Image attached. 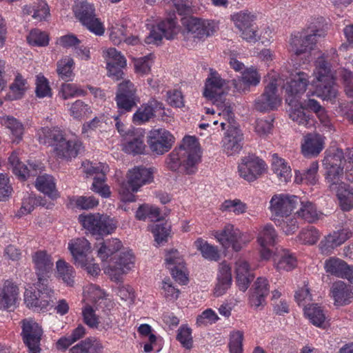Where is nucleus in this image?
Here are the masks:
<instances>
[{"label": "nucleus", "mask_w": 353, "mask_h": 353, "mask_svg": "<svg viewBox=\"0 0 353 353\" xmlns=\"http://www.w3.org/2000/svg\"><path fill=\"white\" fill-rule=\"evenodd\" d=\"M3 119L4 125L10 130L14 137L12 141L19 143L23 139L24 133L23 125L13 117L7 116Z\"/></svg>", "instance_id": "nucleus-46"}, {"label": "nucleus", "mask_w": 353, "mask_h": 353, "mask_svg": "<svg viewBox=\"0 0 353 353\" xmlns=\"http://www.w3.org/2000/svg\"><path fill=\"white\" fill-rule=\"evenodd\" d=\"M164 109L163 104L154 99L143 104L133 115L132 121L136 124H141L155 117V113Z\"/></svg>", "instance_id": "nucleus-22"}, {"label": "nucleus", "mask_w": 353, "mask_h": 353, "mask_svg": "<svg viewBox=\"0 0 353 353\" xmlns=\"http://www.w3.org/2000/svg\"><path fill=\"white\" fill-rule=\"evenodd\" d=\"M232 19L236 27L242 30L254 27L253 22L256 19V15L247 10L241 11L232 15Z\"/></svg>", "instance_id": "nucleus-47"}, {"label": "nucleus", "mask_w": 353, "mask_h": 353, "mask_svg": "<svg viewBox=\"0 0 353 353\" xmlns=\"http://www.w3.org/2000/svg\"><path fill=\"white\" fill-rule=\"evenodd\" d=\"M90 248V243L85 238H79L68 243V249L76 264H85Z\"/></svg>", "instance_id": "nucleus-27"}, {"label": "nucleus", "mask_w": 353, "mask_h": 353, "mask_svg": "<svg viewBox=\"0 0 353 353\" xmlns=\"http://www.w3.org/2000/svg\"><path fill=\"white\" fill-rule=\"evenodd\" d=\"M62 132L58 129L49 128H42L38 132V139L40 143L55 145L59 140L62 139Z\"/></svg>", "instance_id": "nucleus-43"}, {"label": "nucleus", "mask_w": 353, "mask_h": 353, "mask_svg": "<svg viewBox=\"0 0 353 353\" xmlns=\"http://www.w3.org/2000/svg\"><path fill=\"white\" fill-rule=\"evenodd\" d=\"M176 339L185 348L188 350L192 348L193 341L191 329L185 326L181 327L178 330Z\"/></svg>", "instance_id": "nucleus-60"}, {"label": "nucleus", "mask_w": 353, "mask_h": 353, "mask_svg": "<svg viewBox=\"0 0 353 353\" xmlns=\"http://www.w3.org/2000/svg\"><path fill=\"white\" fill-rule=\"evenodd\" d=\"M81 147L80 142L67 140L62 134L61 140L57 141L54 145V151L59 158L71 159L78 155Z\"/></svg>", "instance_id": "nucleus-24"}, {"label": "nucleus", "mask_w": 353, "mask_h": 353, "mask_svg": "<svg viewBox=\"0 0 353 353\" xmlns=\"http://www.w3.org/2000/svg\"><path fill=\"white\" fill-rule=\"evenodd\" d=\"M247 208L246 204L239 199L225 200L221 205L220 210L223 212H232L235 214H243Z\"/></svg>", "instance_id": "nucleus-56"}, {"label": "nucleus", "mask_w": 353, "mask_h": 353, "mask_svg": "<svg viewBox=\"0 0 353 353\" xmlns=\"http://www.w3.org/2000/svg\"><path fill=\"white\" fill-rule=\"evenodd\" d=\"M343 210L349 211L353 208V192L349 187L336 193Z\"/></svg>", "instance_id": "nucleus-57"}, {"label": "nucleus", "mask_w": 353, "mask_h": 353, "mask_svg": "<svg viewBox=\"0 0 353 353\" xmlns=\"http://www.w3.org/2000/svg\"><path fill=\"white\" fill-rule=\"evenodd\" d=\"M200 149L195 137L186 136L181 144L172 150L165 159L168 169L182 174H192L196 170L200 159Z\"/></svg>", "instance_id": "nucleus-1"}, {"label": "nucleus", "mask_w": 353, "mask_h": 353, "mask_svg": "<svg viewBox=\"0 0 353 353\" xmlns=\"http://www.w3.org/2000/svg\"><path fill=\"white\" fill-rule=\"evenodd\" d=\"M109 167L105 164H101L97 168H92V172L99 173V176H95L92 185L91 190L104 198L110 196L111 192L108 185L105 184L106 179L105 173L108 172Z\"/></svg>", "instance_id": "nucleus-28"}, {"label": "nucleus", "mask_w": 353, "mask_h": 353, "mask_svg": "<svg viewBox=\"0 0 353 353\" xmlns=\"http://www.w3.org/2000/svg\"><path fill=\"white\" fill-rule=\"evenodd\" d=\"M298 239L303 244L313 245L318 241L319 233L316 229L310 227L303 230L299 234Z\"/></svg>", "instance_id": "nucleus-59"}, {"label": "nucleus", "mask_w": 353, "mask_h": 353, "mask_svg": "<svg viewBox=\"0 0 353 353\" xmlns=\"http://www.w3.org/2000/svg\"><path fill=\"white\" fill-rule=\"evenodd\" d=\"M182 23L184 26V39L190 42V45L196 43L197 40L210 36L216 31V26L212 21L193 17L183 18Z\"/></svg>", "instance_id": "nucleus-4"}, {"label": "nucleus", "mask_w": 353, "mask_h": 353, "mask_svg": "<svg viewBox=\"0 0 353 353\" xmlns=\"http://www.w3.org/2000/svg\"><path fill=\"white\" fill-rule=\"evenodd\" d=\"M316 89L312 95L316 94L323 100L333 101L336 97L338 90L335 85V78L316 81Z\"/></svg>", "instance_id": "nucleus-29"}, {"label": "nucleus", "mask_w": 353, "mask_h": 353, "mask_svg": "<svg viewBox=\"0 0 353 353\" xmlns=\"http://www.w3.org/2000/svg\"><path fill=\"white\" fill-rule=\"evenodd\" d=\"M327 272L338 277L346 279L348 281L353 279V267L350 266L342 259L331 258L325 262Z\"/></svg>", "instance_id": "nucleus-23"}, {"label": "nucleus", "mask_w": 353, "mask_h": 353, "mask_svg": "<svg viewBox=\"0 0 353 353\" xmlns=\"http://www.w3.org/2000/svg\"><path fill=\"white\" fill-rule=\"evenodd\" d=\"M145 148L143 136L139 135L130 139L124 144L123 150L129 154H139L143 152Z\"/></svg>", "instance_id": "nucleus-52"}, {"label": "nucleus", "mask_w": 353, "mask_h": 353, "mask_svg": "<svg viewBox=\"0 0 353 353\" xmlns=\"http://www.w3.org/2000/svg\"><path fill=\"white\" fill-rule=\"evenodd\" d=\"M272 170L281 181H288L292 176L291 169L285 160L276 154L272 155Z\"/></svg>", "instance_id": "nucleus-44"}, {"label": "nucleus", "mask_w": 353, "mask_h": 353, "mask_svg": "<svg viewBox=\"0 0 353 353\" xmlns=\"http://www.w3.org/2000/svg\"><path fill=\"white\" fill-rule=\"evenodd\" d=\"M299 204L301 205V207L296 213L299 216L309 223L314 222L318 219L316 208L312 202L300 200Z\"/></svg>", "instance_id": "nucleus-51"}, {"label": "nucleus", "mask_w": 353, "mask_h": 353, "mask_svg": "<svg viewBox=\"0 0 353 353\" xmlns=\"http://www.w3.org/2000/svg\"><path fill=\"white\" fill-rule=\"evenodd\" d=\"M290 118L299 125L309 128L314 125V121L304 112L303 105L297 101L296 105H288Z\"/></svg>", "instance_id": "nucleus-38"}, {"label": "nucleus", "mask_w": 353, "mask_h": 353, "mask_svg": "<svg viewBox=\"0 0 353 353\" xmlns=\"http://www.w3.org/2000/svg\"><path fill=\"white\" fill-rule=\"evenodd\" d=\"M36 94L43 98L51 95V89L47 79L42 75H38L36 80Z\"/></svg>", "instance_id": "nucleus-62"}, {"label": "nucleus", "mask_w": 353, "mask_h": 353, "mask_svg": "<svg viewBox=\"0 0 353 353\" xmlns=\"http://www.w3.org/2000/svg\"><path fill=\"white\" fill-rule=\"evenodd\" d=\"M265 164L254 154H249L241 159L239 165V172L241 177L251 182L258 179L265 171Z\"/></svg>", "instance_id": "nucleus-14"}, {"label": "nucleus", "mask_w": 353, "mask_h": 353, "mask_svg": "<svg viewBox=\"0 0 353 353\" xmlns=\"http://www.w3.org/2000/svg\"><path fill=\"white\" fill-rule=\"evenodd\" d=\"M260 81V76L254 69H248L242 74L241 79H233L232 84L238 92L249 90L250 85H256Z\"/></svg>", "instance_id": "nucleus-32"}, {"label": "nucleus", "mask_w": 353, "mask_h": 353, "mask_svg": "<svg viewBox=\"0 0 353 353\" xmlns=\"http://www.w3.org/2000/svg\"><path fill=\"white\" fill-rule=\"evenodd\" d=\"M268 294V280L265 278H258L254 283V291L250 298V304L256 307L263 305Z\"/></svg>", "instance_id": "nucleus-35"}, {"label": "nucleus", "mask_w": 353, "mask_h": 353, "mask_svg": "<svg viewBox=\"0 0 353 353\" xmlns=\"http://www.w3.org/2000/svg\"><path fill=\"white\" fill-rule=\"evenodd\" d=\"M276 80L270 81L265 87L264 92L255 99L254 108L259 112L275 110L281 104V98L277 94Z\"/></svg>", "instance_id": "nucleus-13"}, {"label": "nucleus", "mask_w": 353, "mask_h": 353, "mask_svg": "<svg viewBox=\"0 0 353 353\" xmlns=\"http://www.w3.org/2000/svg\"><path fill=\"white\" fill-rule=\"evenodd\" d=\"M225 81L221 78L216 72H211L210 77L206 80L203 95L209 100L216 103L217 106L222 108V112L219 113V116H223L225 119V121H221L222 130L225 128L228 125V128L234 125V116L232 108L225 103L224 95V85Z\"/></svg>", "instance_id": "nucleus-2"}, {"label": "nucleus", "mask_w": 353, "mask_h": 353, "mask_svg": "<svg viewBox=\"0 0 353 353\" xmlns=\"http://www.w3.org/2000/svg\"><path fill=\"white\" fill-rule=\"evenodd\" d=\"M277 238L276 232L271 224L264 225L259 233L258 242L261 247L273 246Z\"/></svg>", "instance_id": "nucleus-45"}, {"label": "nucleus", "mask_w": 353, "mask_h": 353, "mask_svg": "<svg viewBox=\"0 0 353 353\" xmlns=\"http://www.w3.org/2000/svg\"><path fill=\"white\" fill-rule=\"evenodd\" d=\"M171 226L167 222L157 223L153 225L152 232L154 236L156 242L159 244L168 241Z\"/></svg>", "instance_id": "nucleus-53"}, {"label": "nucleus", "mask_w": 353, "mask_h": 353, "mask_svg": "<svg viewBox=\"0 0 353 353\" xmlns=\"http://www.w3.org/2000/svg\"><path fill=\"white\" fill-rule=\"evenodd\" d=\"M275 224L287 235L294 234L299 228V223L294 215L285 216L273 220Z\"/></svg>", "instance_id": "nucleus-49"}, {"label": "nucleus", "mask_w": 353, "mask_h": 353, "mask_svg": "<svg viewBox=\"0 0 353 353\" xmlns=\"http://www.w3.org/2000/svg\"><path fill=\"white\" fill-rule=\"evenodd\" d=\"M153 170L152 168H146L142 166L135 167L129 170L128 174V182L123 184L120 190V193L125 194L127 192H137L144 185L153 181Z\"/></svg>", "instance_id": "nucleus-11"}, {"label": "nucleus", "mask_w": 353, "mask_h": 353, "mask_svg": "<svg viewBox=\"0 0 353 353\" xmlns=\"http://www.w3.org/2000/svg\"><path fill=\"white\" fill-rule=\"evenodd\" d=\"M78 220L97 239L112 233L117 228V221L114 219L99 213L80 214Z\"/></svg>", "instance_id": "nucleus-3"}, {"label": "nucleus", "mask_w": 353, "mask_h": 353, "mask_svg": "<svg viewBox=\"0 0 353 353\" xmlns=\"http://www.w3.org/2000/svg\"><path fill=\"white\" fill-rule=\"evenodd\" d=\"M273 260L274 265L279 271H290L297 265L296 257L285 250H281L275 253Z\"/></svg>", "instance_id": "nucleus-36"}, {"label": "nucleus", "mask_w": 353, "mask_h": 353, "mask_svg": "<svg viewBox=\"0 0 353 353\" xmlns=\"http://www.w3.org/2000/svg\"><path fill=\"white\" fill-rule=\"evenodd\" d=\"M27 40L30 45L36 46H46L49 42L48 35L37 29L30 32Z\"/></svg>", "instance_id": "nucleus-58"}, {"label": "nucleus", "mask_w": 353, "mask_h": 353, "mask_svg": "<svg viewBox=\"0 0 353 353\" xmlns=\"http://www.w3.org/2000/svg\"><path fill=\"white\" fill-rule=\"evenodd\" d=\"M323 36V31L318 29H312L310 32H298L292 35L290 50L296 56L309 53L314 48L317 37Z\"/></svg>", "instance_id": "nucleus-6"}, {"label": "nucleus", "mask_w": 353, "mask_h": 353, "mask_svg": "<svg viewBox=\"0 0 353 353\" xmlns=\"http://www.w3.org/2000/svg\"><path fill=\"white\" fill-rule=\"evenodd\" d=\"M345 163V155L341 149L328 152L323 160V165L326 172L332 170L343 172Z\"/></svg>", "instance_id": "nucleus-31"}, {"label": "nucleus", "mask_w": 353, "mask_h": 353, "mask_svg": "<svg viewBox=\"0 0 353 353\" xmlns=\"http://www.w3.org/2000/svg\"><path fill=\"white\" fill-rule=\"evenodd\" d=\"M339 236L336 232H334L332 234L327 235L324 240L321 241L320 243V248L323 252H330L334 248L339 246Z\"/></svg>", "instance_id": "nucleus-61"}, {"label": "nucleus", "mask_w": 353, "mask_h": 353, "mask_svg": "<svg viewBox=\"0 0 353 353\" xmlns=\"http://www.w3.org/2000/svg\"><path fill=\"white\" fill-rule=\"evenodd\" d=\"M18 287L9 281H6L0 288V309L10 310L14 307L18 299Z\"/></svg>", "instance_id": "nucleus-25"}, {"label": "nucleus", "mask_w": 353, "mask_h": 353, "mask_svg": "<svg viewBox=\"0 0 353 353\" xmlns=\"http://www.w3.org/2000/svg\"><path fill=\"white\" fill-rule=\"evenodd\" d=\"M32 259L34 265L37 281H49L54 266L51 256L45 250H39L32 254Z\"/></svg>", "instance_id": "nucleus-19"}, {"label": "nucleus", "mask_w": 353, "mask_h": 353, "mask_svg": "<svg viewBox=\"0 0 353 353\" xmlns=\"http://www.w3.org/2000/svg\"><path fill=\"white\" fill-rule=\"evenodd\" d=\"M21 323L23 341L28 347V353H41V327L32 319H23Z\"/></svg>", "instance_id": "nucleus-9"}, {"label": "nucleus", "mask_w": 353, "mask_h": 353, "mask_svg": "<svg viewBox=\"0 0 353 353\" xmlns=\"http://www.w3.org/2000/svg\"><path fill=\"white\" fill-rule=\"evenodd\" d=\"M214 236L224 248L232 247L235 252L240 251L242 245L245 243L242 239L241 232L232 224H227L223 230L216 231Z\"/></svg>", "instance_id": "nucleus-16"}, {"label": "nucleus", "mask_w": 353, "mask_h": 353, "mask_svg": "<svg viewBox=\"0 0 353 353\" xmlns=\"http://www.w3.org/2000/svg\"><path fill=\"white\" fill-rule=\"evenodd\" d=\"M174 139V137L168 130L160 128L150 132L148 143L153 152L162 154L172 148Z\"/></svg>", "instance_id": "nucleus-17"}, {"label": "nucleus", "mask_w": 353, "mask_h": 353, "mask_svg": "<svg viewBox=\"0 0 353 353\" xmlns=\"http://www.w3.org/2000/svg\"><path fill=\"white\" fill-rule=\"evenodd\" d=\"M37 291L27 290L24 294V301L29 308L40 312L46 310L54 300V290L49 286V281H37L35 283Z\"/></svg>", "instance_id": "nucleus-5"}, {"label": "nucleus", "mask_w": 353, "mask_h": 353, "mask_svg": "<svg viewBox=\"0 0 353 353\" xmlns=\"http://www.w3.org/2000/svg\"><path fill=\"white\" fill-rule=\"evenodd\" d=\"M309 74L304 72H297L292 75L285 88V101L288 105H296L299 98L307 90L310 83Z\"/></svg>", "instance_id": "nucleus-15"}, {"label": "nucleus", "mask_w": 353, "mask_h": 353, "mask_svg": "<svg viewBox=\"0 0 353 353\" xmlns=\"http://www.w3.org/2000/svg\"><path fill=\"white\" fill-rule=\"evenodd\" d=\"M343 177V172L335 170L326 172L325 180L328 183V188L331 192L336 193L348 187V185L342 181Z\"/></svg>", "instance_id": "nucleus-42"}, {"label": "nucleus", "mask_w": 353, "mask_h": 353, "mask_svg": "<svg viewBox=\"0 0 353 353\" xmlns=\"http://www.w3.org/2000/svg\"><path fill=\"white\" fill-rule=\"evenodd\" d=\"M56 269L58 274V278L61 279L64 283L68 286H73L74 284V269L63 259H59L56 263Z\"/></svg>", "instance_id": "nucleus-41"}, {"label": "nucleus", "mask_w": 353, "mask_h": 353, "mask_svg": "<svg viewBox=\"0 0 353 353\" xmlns=\"http://www.w3.org/2000/svg\"><path fill=\"white\" fill-rule=\"evenodd\" d=\"M318 163L316 161L312 162L309 168L305 170L303 173L299 172V173L296 174L295 181L297 183L305 181L307 184L315 185L318 181Z\"/></svg>", "instance_id": "nucleus-50"}, {"label": "nucleus", "mask_w": 353, "mask_h": 353, "mask_svg": "<svg viewBox=\"0 0 353 353\" xmlns=\"http://www.w3.org/2000/svg\"><path fill=\"white\" fill-rule=\"evenodd\" d=\"M134 263V256L131 251L121 252L111 257L108 265L104 268V272L114 281H119L121 276L130 270Z\"/></svg>", "instance_id": "nucleus-7"}, {"label": "nucleus", "mask_w": 353, "mask_h": 353, "mask_svg": "<svg viewBox=\"0 0 353 353\" xmlns=\"http://www.w3.org/2000/svg\"><path fill=\"white\" fill-rule=\"evenodd\" d=\"M299 202L300 199L294 195L284 194L274 195L270 201L272 220L292 214V212Z\"/></svg>", "instance_id": "nucleus-10"}, {"label": "nucleus", "mask_w": 353, "mask_h": 353, "mask_svg": "<svg viewBox=\"0 0 353 353\" xmlns=\"http://www.w3.org/2000/svg\"><path fill=\"white\" fill-rule=\"evenodd\" d=\"M96 246L99 257L106 261L121 248L122 243L118 239H110L97 243Z\"/></svg>", "instance_id": "nucleus-39"}, {"label": "nucleus", "mask_w": 353, "mask_h": 353, "mask_svg": "<svg viewBox=\"0 0 353 353\" xmlns=\"http://www.w3.org/2000/svg\"><path fill=\"white\" fill-rule=\"evenodd\" d=\"M178 32L179 28L175 20L172 18L168 19L161 21L157 26H152L149 35L145 37V41L148 44L159 45L163 37L168 40L173 39Z\"/></svg>", "instance_id": "nucleus-12"}, {"label": "nucleus", "mask_w": 353, "mask_h": 353, "mask_svg": "<svg viewBox=\"0 0 353 353\" xmlns=\"http://www.w3.org/2000/svg\"><path fill=\"white\" fill-rule=\"evenodd\" d=\"M115 101L121 113L130 111L137 105L138 99L123 94H116Z\"/></svg>", "instance_id": "nucleus-55"}, {"label": "nucleus", "mask_w": 353, "mask_h": 353, "mask_svg": "<svg viewBox=\"0 0 353 353\" xmlns=\"http://www.w3.org/2000/svg\"><path fill=\"white\" fill-rule=\"evenodd\" d=\"M352 280L347 284L342 281L332 283L330 288V294L334 301V305L343 306L353 301V286Z\"/></svg>", "instance_id": "nucleus-21"}, {"label": "nucleus", "mask_w": 353, "mask_h": 353, "mask_svg": "<svg viewBox=\"0 0 353 353\" xmlns=\"http://www.w3.org/2000/svg\"><path fill=\"white\" fill-rule=\"evenodd\" d=\"M194 245L205 259L210 261H218L219 259L220 255L216 248L209 244L203 239H198L194 242Z\"/></svg>", "instance_id": "nucleus-48"}, {"label": "nucleus", "mask_w": 353, "mask_h": 353, "mask_svg": "<svg viewBox=\"0 0 353 353\" xmlns=\"http://www.w3.org/2000/svg\"><path fill=\"white\" fill-rule=\"evenodd\" d=\"M13 173L20 179L26 180L30 176H36L42 171L41 164L37 161L28 162V165L22 163L16 153H12L8 158Z\"/></svg>", "instance_id": "nucleus-18"}, {"label": "nucleus", "mask_w": 353, "mask_h": 353, "mask_svg": "<svg viewBox=\"0 0 353 353\" xmlns=\"http://www.w3.org/2000/svg\"><path fill=\"white\" fill-rule=\"evenodd\" d=\"M71 114L74 118H80L92 112L90 107L81 100L76 101L71 106Z\"/></svg>", "instance_id": "nucleus-64"}, {"label": "nucleus", "mask_w": 353, "mask_h": 353, "mask_svg": "<svg viewBox=\"0 0 353 353\" xmlns=\"http://www.w3.org/2000/svg\"><path fill=\"white\" fill-rule=\"evenodd\" d=\"M35 186L38 190L48 195L52 199H57L59 196L54 179L51 175L38 176L35 181Z\"/></svg>", "instance_id": "nucleus-37"}, {"label": "nucleus", "mask_w": 353, "mask_h": 353, "mask_svg": "<svg viewBox=\"0 0 353 353\" xmlns=\"http://www.w3.org/2000/svg\"><path fill=\"white\" fill-rule=\"evenodd\" d=\"M76 17L97 35H102L105 29L100 20L96 17L93 6L86 1L77 4L74 8Z\"/></svg>", "instance_id": "nucleus-8"}, {"label": "nucleus", "mask_w": 353, "mask_h": 353, "mask_svg": "<svg viewBox=\"0 0 353 353\" xmlns=\"http://www.w3.org/2000/svg\"><path fill=\"white\" fill-rule=\"evenodd\" d=\"M217 280L214 293L216 296H219L225 293L232 283L231 268L226 263L220 264Z\"/></svg>", "instance_id": "nucleus-34"}, {"label": "nucleus", "mask_w": 353, "mask_h": 353, "mask_svg": "<svg viewBox=\"0 0 353 353\" xmlns=\"http://www.w3.org/2000/svg\"><path fill=\"white\" fill-rule=\"evenodd\" d=\"M243 334L241 331H236L231 334L229 348L230 353H242V343Z\"/></svg>", "instance_id": "nucleus-63"}, {"label": "nucleus", "mask_w": 353, "mask_h": 353, "mask_svg": "<svg viewBox=\"0 0 353 353\" xmlns=\"http://www.w3.org/2000/svg\"><path fill=\"white\" fill-rule=\"evenodd\" d=\"M305 314L307 315L311 323L320 327H325V314L321 307L316 304H308L305 306Z\"/></svg>", "instance_id": "nucleus-40"}, {"label": "nucleus", "mask_w": 353, "mask_h": 353, "mask_svg": "<svg viewBox=\"0 0 353 353\" xmlns=\"http://www.w3.org/2000/svg\"><path fill=\"white\" fill-rule=\"evenodd\" d=\"M243 135L241 130L236 125L228 128L222 140L223 152L228 156L238 154L243 148Z\"/></svg>", "instance_id": "nucleus-20"}, {"label": "nucleus", "mask_w": 353, "mask_h": 353, "mask_svg": "<svg viewBox=\"0 0 353 353\" xmlns=\"http://www.w3.org/2000/svg\"><path fill=\"white\" fill-rule=\"evenodd\" d=\"M313 75L316 81L335 78V71L327 56L323 54L316 59Z\"/></svg>", "instance_id": "nucleus-30"}, {"label": "nucleus", "mask_w": 353, "mask_h": 353, "mask_svg": "<svg viewBox=\"0 0 353 353\" xmlns=\"http://www.w3.org/2000/svg\"><path fill=\"white\" fill-rule=\"evenodd\" d=\"M236 280L239 289L245 292L253 279L249 271V265L243 259H239L235 264Z\"/></svg>", "instance_id": "nucleus-33"}, {"label": "nucleus", "mask_w": 353, "mask_h": 353, "mask_svg": "<svg viewBox=\"0 0 353 353\" xmlns=\"http://www.w3.org/2000/svg\"><path fill=\"white\" fill-rule=\"evenodd\" d=\"M323 148V140L316 134H307L301 144V152L304 157L311 158L319 154Z\"/></svg>", "instance_id": "nucleus-26"}, {"label": "nucleus", "mask_w": 353, "mask_h": 353, "mask_svg": "<svg viewBox=\"0 0 353 353\" xmlns=\"http://www.w3.org/2000/svg\"><path fill=\"white\" fill-rule=\"evenodd\" d=\"M74 61L70 57H65L57 62V72L63 80H69L73 74L72 68L74 65Z\"/></svg>", "instance_id": "nucleus-54"}]
</instances>
